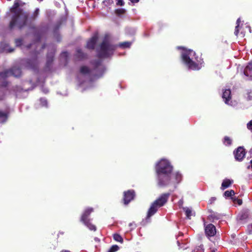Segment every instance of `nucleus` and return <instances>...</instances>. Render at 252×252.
<instances>
[{
	"label": "nucleus",
	"instance_id": "f257e3e1",
	"mask_svg": "<svg viewBox=\"0 0 252 252\" xmlns=\"http://www.w3.org/2000/svg\"><path fill=\"white\" fill-rule=\"evenodd\" d=\"M25 4V2L21 0H14L13 5L9 9V12L12 15L9 24L10 29H12L15 26L21 29L29 26L37 17L39 9H36L33 14L31 15L22 8Z\"/></svg>",
	"mask_w": 252,
	"mask_h": 252
},
{
	"label": "nucleus",
	"instance_id": "f03ea898",
	"mask_svg": "<svg viewBox=\"0 0 252 252\" xmlns=\"http://www.w3.org/2000/svg\"><path fill=\"white\" fill-rule=\"evenodd\" d=\"M156 172L158 185L161 187L171 185L174 186L182 180V175L179 172L172 173L173 167L166 159H161L156 164Z\"/></svg>",
	"mask_w": 252,
	"mask_h": 252
},
{
	"label": "nucleus",
	"instance_id": "7ed1b4c3",
	"mask_svg": "<svg viewBox=\"0 0 252 252\" xmlns=\"http://www.w3.org/2000/svg\"><path fill=\"white\" fill-rule=\"evenodd\" d=\"M94 69L93 71H91L89 68L86 66H82L80 68V74L78 76L79 81L80 85L83 83V81L81 80L82 78H84L85 81L87 80H91V75L94 74L95 78H99L101 77L105 70V68L101 62L98 60L94 63Z\"/></svg>",
	"mask_w": 252,
	"mask_h": 252
},
{
	"label": "nucleus",
	"instance_id": "20e7f679",
	"mask_svg": "<svg viewBox=\"0 0 252 252\" xmlns=\"http://www.w3.org/2000/svg\"><path fill=\"white\" fill-rule=\"evenodd\" d=\"M183 63L191 70H199L202 67L203 61L195 56V53L191 50L183 49L181 53Z\"/></svg>",
	"mask_w": 252,
	"mask_h": 252
},
{
	"label": "nucleus",
	"instance_id": "39448f33",
	"mask_svg": "<svg viewBox=\"0 0 252 252\" xmlns=\"http://www.w3.org/2000/svg\"><path fill=\"white\" fill-rule=\"evenodd\" d=\"M117 45L111 43L109 36L106 35L97 50L99 58H108L112 55Z\"/></svg>",
	"mask_w": 252,
	"mask_h": 252
},
{
	"label": "nucleus",
	"instance_id": "423d86ee",
	"mask_svg": "<svg viewBox=\"0 0 252 252\" xmlns=\"http://www.w3.org/2000/svg\"><path fill=\"white\" fill-rule=\"evenodd\" d=\"M170 193H163L161 196L155 200L151 205L150 207L147 216V219H149L152 216H153L157 211L158 208L161 207L165 204L167 202Z\"/></svg>",
	"mask_w": 252,
	"mask_h": 252
},
{
	"label": "nucleus",
	"instance_id": "0eeeda50",
	"mask_svg": "<svg viewBox=\"0 0 252 252\" xmlns=\"http://www.w3.org/2000/svg\"><path fill=\"white\" fill-rule=\"evenodd\" d=\"M21 74V69L19 67H14L9 70H6L3 72H0V86H5L4 80L6 78L13 76L19 77Z\"/></svg>",
	"mask_w": 252,
	"mask_h": 252
},
{
	"label": "nucleus",
	"instance_id": "6e6552de",
	"mask_svg": "<svg viewBox=\"0 0 252 252\" xmlns=\"http://www.w3.org/2000/svg\"><path fill=\"white\" fill-rule=\"evenodd\" d=\"M94 209L93 208H87L83 212L81 218V221L90 230L95 231L96 227L90 222V220L88 219L90 215L93 212Z\"/></svg>",
	"mask_w": 252,
	"mask_h": 252
},
{
	"label": "nucleus",
	"instance_id": "1a4fd4ad",
	"mask_svg": "<svg viewBox=\"0 0 252 252\" xmlns=\"http://www.w3.org/2000/svg\"><path fill=\"white\" fill-rule=\"evenodd\" d=\"M222 97L225 103L230 106H234L236 102H233L231 99V91L230 89H226L223 91Z\"/></svg>",
	"mask_w": 252,
	"mask_h": 252
},
{
	"label": "nucleus",
	"instance_id": "9d476101",
	"mask_svg": "<svg viewBox=\"0 0 252 252\" xmlns=\"http://www.w3.org/2000/svg\"><path fill=\"white\" fill-rule=\"evenodd\" d=\"M135 196V193L133 190H129L124 192V200L125 204H128Z\"/></svg>",
	"mask_w": 252,
	"mask_h": 252
},
{
	"label": "nucleus",
	"instance_id": "9b49d317",
	"mask_svg": "<svg viewBox=\"0 0 252 252\" xmlns=\"http://www.w3.org/2000/svg\"><path fill=\"white\" fill-rule=\"evenodd\" d=\"M236 160L241 161L245 156V150L243 147H239L234 152Z\"/></svg>",
	"mask_w": 252,
	"mask_h": 252
},
{
	"label": "nucleus",
	"instance_id": "f8f14e48",
	"mask_svg": "<svg viewBox=\"0 0 252 252\" xmlns=\"http://www.w3.org/2000/svg\"><path fill=\"white\" fill-rule=\"evenodd\" d=\"M205 231L207 236H213L216 233V227L213 224H209L205 227Z\"/></svg>",
	"mask_w": 252,
	"mask_h": 252
},
{
	"label": "nucleus",
	"instance_id": "ddd939ff",
	"mask_svg": "<svg viewBox=\"0 0 252 252\" xmlns=\"http://www.w3.org/2000/svg\"><path fill=\"white\" fill-rule=\"evenodd\" d=\"M97 35H94L87 42V47L90 49H93L94 48L96 42L97 40Z\"/></svg>",
	"mask_w": 252,
	"mask_h": 252
},
{
	"label": "nucleus",
	"instance_id": "4468645a",
	"mask_svg": "<svg viewBox=\"0 0 252 252\" xmlns=\"http://www.w3.org/2000/svg\"><path fill=\"white\" fill-rule=\"evenodd\" d=\"M244 73L246 76L252 78V61L250 62L246 67Z\"/></svg>",
	"mask_w": 252,
	"mask_h": 252
},
{
	"label": "nucleus",
	"instance_id": "2eb2a0df",
	"mask_svg": "<svg viewBox=\"0 0 252 252\" xmlns=\"http://www.w3.org/2000/svg\"><path fill=\"white\" fill-rule=\"evenodd\" d=\"M233 180L226 179L224 180L221 184V189H224L228 188L233 183Z\"/></svg>",
	"mask_w": 252,
	"mask_h": 252
},
{
	"label": "nucleus",
	"instance_id": "dca6fc26",
	"mask_svg": "<svg viewBox=\"0 0 252 252\" xmlns=\"http://www.w3.org/2000/svg\"><path fill=\"white\" fill-rule=\"evenodd\" d=\"M37 62L36 59H34L32 60H29L27 62V67L31 68H34L37 64Z\"/></svg>",
	"mask_w": 252,
	"mask_h": 252
},
{
	"label": "nucleus",
	"instance_id": "f3484780",
	"mask_svg": "<svg viewBox=\"0 0 252 252\" xmlns=\"http://www.w3.org/2000/svg\"><path fill=\"white\" fill-rule=\"evenodd\" d=\"M7 119V114L4 112L0 111V123L5 122Z\"/></svg>",
	"mask_w": 252,
	"mask_h": 252
},
{
	"label": "nucleus",
	"instance_id": "a211bd4d",
	"mask_svg": "<svg viewBox=\"0 0 252 252\" xmlns=\"http://www.w3.org/2000/svg\"><path fill=\"white\" fill-rule=\"evenodd\" d=\"M54 50L51 53H48L47 56V64L49 65L53 60Z\"/></svg>",
	"mask_w": 252,
	"mask_h": 252
},
{
	"label": "nucleus",
	"instance_id": "6ab92c4d",
	"mask_svg": "<svg viewBox=\"0 0 252 252\" xmlns=\"http://www.w3.org/2000/svg\"><path fill=\"white\" fill-rule=\"evenodd\" d=\"M185 212L186 215L188 219H190V217L192 215V210L190 208L186 207L184 208Z\"/></svg>",
	"mask_w": 252,
	"mask_h": 252
},
{
	"label": "nucleus",
	"instance_id": "aec40b11",
	"mask_svg": "<svg viewBox=\"0 0 252 252\" xmlns=\"http://www.w3.org/2000/svg\"><path fill=\"white\" fill-rule=\"evenodd\" d=\"M113 238L117 242H120L121 243L123 242V238L118 234H114L113 235Z\"/></svg>",
	"mask_w": 252,
	"mask_h": 252
},
{
	"label": "nucleus",
	"instance_id": "412c9836",
	"mask_svg": "<svg viewBox=\"0 0 252 252\" xmlns=\"http://www.w3.org/2000/svg\"><path fill=\"white\" fill-rule=\"evenodd\" d=\"M68 54L67 52H63L60 55L61 60L66 62L68 57Z\"/></svg>",
	"mask_w": 252,
	"mask_h": 252
},
{
	"label": "nucleus",
	"instance_id": "4be33fe9",
	"mask_svg": "<svg viewBox=\"0 0 252 252\" xmlns=\"http://www.w3.org/2000/svg\"><path fill=\"white\" fill-rule=\"evenodd\" d=\"M241 22V20H240V18H239L237 21H236V24H237V26H236L235 27V32H234V34L235 35L237 36L238 34V33H239V25H240V23Z\"/></svg>",
	"mask_w": 252,
	"mask_h": 252
},
{
	"label": "nucleus",
	"instance_id": "5701e85b",
	"mask_svg": "<svg viewBox=\"0 0 252 252\" xmlns=\"http://www.w3.org/2000/svg\"><path fill=\"white\" fill-rule=\"evenodd\" d=\"M131 44L130 42H124L119 44V46L122 48H129Z\"/></svg>",
	"mask_w": 252,
	"mask_h": 252
},
{
	"label": "nucleus",
	"instance_id": "b1692460",
	"mask_svg": "<svg viewBox=\"0 0 252 252\" xmlns=\"http://www.w3.org/2000/svg\"><path fill=\"white\" fill-rule=\"evenodd\" d=\"M223 144L226 146H229L232 143L231 139L228 136H225L223 141Z\"/></svg>",
	"mask_w": 252,
	"mask_h": 252
},
{
	"label": "nucleus",
	"instance_id": "393cba45",
	"mask_svg": "<svg viewBox=\"0 0 252 252\" xmlns=\"http://www.w3.org/2000/svg\"><path fill=\"white\" fill-rule=\"evenodd\" d=\"M235 194V192L233 190H226L224 192V195L225 197H231Z\"/></svg>",
	"mask_w": 252,
	"mask_h": 252
},
{
	"label": "nucleus",
	"instance_id": "a878e982",
	"mask_svg": "<svg viewBox=\"0 0 252 252\" xmlns=\"http://www.w3.org/2000/svg\"><path fill=\"white\" fill-rule=\"evenodd\" d=\"M192 252H204V249L202 245L196 247Z\"/></svg>",
	"mask_w": 252,
	"mask_h": 252
},
{
	"label": "nucleus",
	"instance_id": "bb28decb",
	"mask_svg": "<svg viewBox=\"0 0 252 252\" xmlns=\"http://www.w3.org/2000/svg\"><path fill=\"white\" fill-rule=\"evenodd\" d=\"M119 248L117 245H113L107 252H115L119 250Z\"/></svg>",
	"mask_w": 252,
	"mask_h": 252
},
{
	"label": "nucleus",
	"instance_id": "cd10ccee",
	"mask_svg": "<svg viewBox=\"0 0 252 252\" xmlns=\"http://www.w3.org/2000/svg\"><path fill=\"white\" fill-rule=\"evenodd\" d=\"M76 56L79 59H83L85 56L81 49L77 50Z\"/></svg>",
	"mask_w": 252,
	"mask_h": 252
},
{
	"label": "nucleus",
	"instance_id": "c85d7f7f",
	"mask_svg": "<svg viewBox=\"0 0 252 252\" xmlns=\"http://www.w3.org/2000/svg\"><path fill=\"white\" fill-rule=\"evenodd\" d=\"M39 101L42 106H47V101L46 99L42 98L40 99Z\"/></svg>",
	"mask_w": 252,
	"mask_h": 252
},
{
	"label": "nucleus",
	"instance_id": "c756f323",
	"mask_svg": "<svg viewBox=\"0 0 252 252\" xmlns=\"http://www.w3.org/2000/svg\"><path fill=\"white\" fill-rule=\"evenodd\" d=\"M248 217V214L247 213H244L239 216V219L241 220H243L246 219Z\"/></svg>",
	"mask_w": 252,
	"mask_h": 252
},
{
	"label": "nucleus",
	"instance_id": "7c9ffc66",
	"mask_svg": "<svg viewBox=\"0 0 252 252\" xmlns=\"http://www.w3.org/2000/svg\"><path fill=\"white\" fill-rule=\"evenodd\" d=\"M22 40L21 39H16L15 40V44L17 46H19L22 44Z\"/></svg>",
	"mask_w": 252,
	"mask_h": 252
},
{
	"label": "nucleus",
	"instance_id": "2f4dec72",
	"mask_svg": "<svg viewBox=\"0 0 252 252\" xmlns=\"http://www.w3.org/2000/svg\"><path fill=\"white\" fill-rule=\"evenodd\" d=\"M247 98L249 100H252V91L250 90L248 92Z\"/></svg>",
	"mask_w": 252,
	"mask_h": 252
},
{
	"label": "nucleus",
	"instance_id": "473e14b6",
	"mask_svg": "<svg viewBox=\"0 0 252 252\" xmlns=\"http://www.w3.org/2000/svg\"><path fill=\"white\" fill-rule=\"evenodd\" d=\"M247 128H248L249 129L252 130V120H251V121H250V122L247 124Z\"/></svg>",
	"mask_w": 252,
	"mask_h": 252
},
{
	"label": "nucleus",
	"instance_id": "72a5a7b5",
	"mask_svg": "<svg viewBox=\"0 0 252 252\" xmlns=\"http://www.w3.org/2000/svg\"><path fill=\"white\" fill-rule=\"evenodd\" d=\"M41 91L45 94H47L49 92L48 89L44 86L41 87Z\"/></svg>",
	"mask_w": 252,
	"mask_h": 252
},
{
	"label": "nucleus",
	"instance_id": "f704fd0d",
	"mask_svg": "<svg viewBox=\"0 0 252 252\" xmlns=\"http://www.w3.org/2000/svg\"><path fill=\"white\" fill-rule=\"evenodd\" d=\"M183 235V233L181 232V233H179L178 236L177 237V243L178 244V246L180 247V239H179V238L180 236H181Z\"/></svg>",
	"mask_w": 252,
	"mask_h": 252
},
{
	"label": "nucleus",
	"instance_id": "c9c22d12",
	"mask_svg": "<svg viewBox=\"0 0 252 252\" xmlns=\"http://www.w3.org/2000/svg\"><path fill=\"white\" fill-rule=\"evenodd\" d=\"M117 4L120 6H123L124 4L123 0H118Z\"/></svg>",
	"mask_w": 252,
	"mask_h": 252
},
{
	"label": "nucleus",
	"instance_id": "e433bc0d",
	"mask_svg": "<svg viewBox=\"0 0 252 252\" xmlns=\"http://www.w3.org/2000/svg\"><path fill=\"white\" fill-rule=\"evenodd\" d=\"M216 200V198L215 197H212L210 200H209V203L210 204H212V203H213Z\"/></svg>",
	"mask_w": 252,
	"mask_h": 252
},
{
	"label": "nucleus",
	"instance_id": "4c0bfd02",
	"mask_svg": "<svg viewBox=\"0 0 252 252\" xmlns=\"http://www.w3.org/2000/svg\"><path fill=\"white\" fill-rule=\"evenodd\" d=\"M237 203L239 205H241L242 203V201L241 199H237Z\"/></svg>",
	"mask_w": 252,
	"mask_h": 252
},
{
	"label": "nucleus",
	"instance_id": "58836bf2",
	"mask_svg": "<svg viewBox=\"0 0 252 252\" xmlns=\"http://www.w3.org/2000/svg\"><path fill=\"white\" fill-rule=\"evenodd\" d=\"M34 46H36L35 44H30V45H29L28 46V48H31V47H34Z\"/></svg>",
	"mask_w": 252,
	"mask_h": 252
},
{
	"label": "nucleus",
	"instance_id": "ea45409f",
	"mask_svg": "<svg viewBox=\"0 0 252 252\" xmlns=\"http://www.w3.org/2000/svg\"><path fill=\"white\" fill-rule=\"evenodd\" d=\"M132 3H136L139 1V0H129Z\"/></svg>",
	"mask_w": 252,
	"mask_h": 252
},
{
	"label": "nucleus",
	"instance_id": "a19ab883",
	"mask_svg": "<svg viewBox=\"0 0 252 252\" xmlns=\"http://www.w3.org/2000/svg\"><path fill=\"white\" fill-rule=\"evenodd\" d=\"M8 52H12L14 50L13 49H5Z\"/></svg>",
	"mask_w": 252,
	"mask_h": 252
},
{
	"label": "nucleus",
	"instance_id": "79ce46f5",
	"mask_svg": "<svg viewBox=\"0 0 252 252\" xmlns=\"http://www.w3.org/2000/svg\"><path fill=\"white\" fill-rule=\"evenodd\" d=\"M250 163H251V166H248V168H250V167H251V168L252 169V160H251Z\"/></svg>",
	"mask_w": 252,
	"mask_h": 252
},
{
	"label": "nucleus",
	"instance_id": "37998d69",
	"mask_svg": "<svg viewBox=\"0 0 252 252\" xmlns=\"http://www.w3.org/2000/svg\"><path fill=\"white\" fill-rule=\"evenodd\" d=\"M113 2V0H108V1L107 2V3L108 4H110V3H112Z\"/></svg>",
	"mask_w": 252,
	"mask_h": 252
},
{
	"label": "nucleus",
	"instance_id": "c03bdc74",
	"mask_svg": "<svg viewBox=\"0 0 252 252\" xmlns=\"http://www.w3.org/2000/svg\"><path fill=\"white\" fill-rule=\"evenodd\" d=\"M249 233L252 234V228H251V229L249 230Z\"/></svg>",
	"mask_w": 252,
	"mask_h": 252
},
{
	"label": "nucleus",
	"instance_id": "a18cd8bd",
	"mask_svg": "<svg viewBox=\"0 0 252 252\" xmlns=\"http://www.w3.org/2000/svg\"><path fill=\"white\" fill-rule=\"evenodd\" d=\"M250 153L251 156H252V148L250 150Z\"/></svg>",
	"mask_w": 252,
	"mask_h": 252
},
{
	"label": "nucleus",
	"instance_id": "49530a36",
	"mask_svg": "<svg viewBox=\"0 0 252 252\" xmlns=\"http://www.w3.org/2000/svg\"><path fill=\"white\" fill-rule=\"evenodd\" d=\"M247 27L249 29L250 32H251V28L249 26H247Z\"/></svg>",
	"mask_w": 252,
	"mask_h": 252
},
{
	"label": "nucleus",
	"instance_id": "de8ad7c7",
	"mask_svg": "<svg viewBox=\"0 0 252 252\" xmlns=\"http://www.w3.org/2000/svg\"><path fill=\"white\" fill-rule=\"evenodd\" d=\"M132 225H133V224H132V223H130L129 224V225L130 226H132Z\"/></svg>",
	"mask_w": 252,
	"mask_h": 252
},
{
	"label": "nucleus",
	"instance_id": "09e8293b",
	"mask_svg": "<svg viewBox=\"0 0 252 252\" xmlns=\"http://www.w3.org/2000/svg\"><path fill=\"white\" fill-rule=\"evenodd\" d=\"M231 199H233V200H234V201L235 200H234V197H231Z\"/></svg>",
	"mask_w": 252,
	"mask_h": 252
},
{
	"label": "nucleus",
	"instance_id": "8fccbe9b",
	"mask_svg": "<svg viewBox=\"0 0 252 252\" xmlns=\"http://www.w3.org/2000/svg\"><path fill=\"white\" fill-rule=\"evenodd\" d=\"M241 34H243V36H244V34H243L242 32H241Z\"/></svg>",
	"mask_w": 252,
	"mask_h": 252
},
{
	"label": "nucleus",
	"instance_id": "3c124183",
	"mask_svg": "<svg viewBox=\"0 0 252 252\" xmlns=\"http://www.w3.org/2000/svg\"><path fill=\"white\" fill-rule=\"evenodd\" d=\"M7 1H11V0H7Z\"/></svg>",
	"mask_w": 252,
	"mask_h": 252
}]
</instances>
